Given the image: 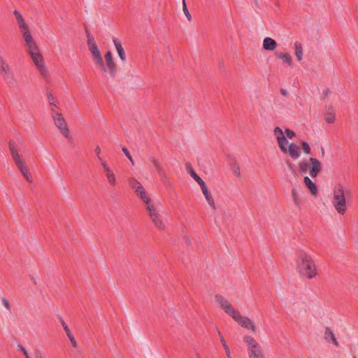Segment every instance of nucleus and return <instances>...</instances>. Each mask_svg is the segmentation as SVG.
Returning <instances> with one entry per match:
<instances>
[{"label":"nucleus","instance_id":"obj_44","mask_svg":"<svg viewBox=\"0 0 358 358\" xmlns=\"http://www.w3.org/2000/svg\"><path fill=\"white\" fill-rule=\"evenodd\" d=\"M199 358H200V357H199Z\"/></svg>","mask_w":358,"mask_h":358},{"label":"nucleus","instance_id":"obj_29","mask_svg":"<svg viewBox=\"0 0 358 358\" xmlns=\"http://www.w3.org/2000/svg\"><path fill=\"white\" fill-rule=\"evenodd\" d=\"M182 10L188 21L190 22L192 20V16L187 9L186 1H182Z\"/></svg>","mask_w":358,"mask_h":358},{"label":"nucleus","instance_id":"obj_15","mask_svg":"<svg viewBox=\"0 0 358 358\" xmlns=\"http://www.w3.org/2000/svg\"><path fill=\"white\" fill-rule=\"evenodd\" d=\"M277 45L276 41L270 37H266L263 40L262 47L265 50L273 51L276 49Z\"/></svg>","mask_w":358,"mask_h":358},{"label":"nucleus","instance_id":"obj_32","mask_svg":"<svg viewBox=\"0 0 358 358\" xmlns=\"http://www.w3.org/2000/svg\"><path fill=\"white\" fill-rule=\"evenodd\" d=\"M301 145H302V148H303V152L307 155L309 154L310 152V148L309 145L308 144V143L303 141V142H302Z\"/></svg>","mask_w":358,"mask_h":358},{"label":"nucleus","instance_id":"obj_34","mask_svg":"<svg viewBox=\"0 0 358 358\" xmlns=\"http://www.w3.org/2000/svg\"><path fill=\"white\" fill-rule=\"evenodd\" d=\"M48 101L50 105H52L54 106H57L56 99L52 94H48Z\"/></svg>","mask_w":358,"mask_h":358},{"label":"nucleus","instance_id":"obj_6","mask_svg":"<svg viewBox=\"0 0 358 358\" xmlns=\"http://www.w3.org/2000/svg\"><path fill=\"white\" fill-rule=\"evenodd\" d=\"M8 148L12 159L19 171L27 182H32L33 178L29 172V166L24 159L17 143L15 141L10 140L8 143Z\"/></svg>","mask_w":358,"mask_h":358},{"label":"nucleus","instance_id":"obj_5","mask_svg":"<svg viewBox=\"0 0 358 358\" xmlns=\"http://www.w3.org/2000/svg\"><path fill=\"white\" fill-rule=\"evenodd\" d=\"M350 196V192L346 187L338 182L334 185L332 190V206L338 214L343 215L348 209L347 199Z\"/></svg>","mask_w":358,"mask_h":358},{"label":"nucleus","instance_id":"obj_24","mask_svg":"<svg viewBox=\"0 0 358 358\" xmlns=\"http://www.w3.org/2000/svg\"><path fill=\"white\" fill-rule=\"evenodd\" d=\"M217 334L220 338V342L222 343V345L226 352V354L227 355V357L229 358H232V357L231 355L230 350L226 343V341L224 340V337L222 336L221 332L219 330H217Z\"/></svg>","mask_w":358,"mask_h":358},{"label":"nucleus","instance_id":"obj_43","mask_svg":"<svg viewBox=\"0 0 358 358\" xmlns=\"http://www.w3.org/2000/svg\"><path fill=\"white\" fill-rule=\"evenodd\" d=\"M322 154L324 155V150L323 148H322Z\"/></svg>","mask_w":358,"mask_h":358},{"label":"nucleus","instance_id":"obj_7","mask_svg":"<svg viewBox=\"0 0 358 358\" xmlns=\"http://www.w3.org/2000/svg\"><path fill=\"white\" fill-rule=\"evenodd\" d=\"M273 135L282 152L289 155L294 160L300 157L301 150L299 146L295 143H289V141L284 138L281 132V127H275L273 129Z\"/></svg>","mask_w":358,"mask_h":358},{"label":"nucleus","instance_id":"obj_14","mask_svg":"<svg viewBox=\"0 0 358 358\" xmlns=\"http://www.w3.org/2000/svg\"><path fill=\"white\" fill-rule=\"evenodd\" d=\"M201 190L209 206L213 210L216 209L214 198L211 192L208 190L207 185L203 187Z\"/></svg>","mask_w":358,"mask_h":358},{"label":"nucleus","instance_id":"obj_20","mask_svg":"<svg viewBox=\"0 0 358 358\" xmlns=\"http://www.w3.org/2000/svg\"><path fill=\"white\" fill-rule=\"evenodd\" d=\"M294 53H295L296 59L299 62H301L303 59V50L302 44L299 41H296L294 43Z\"/></svg>","mask_w":358,"mask_h":358},{"label":"nucleus","instance_id":"obj_4","mask_svg":"<svg viewBox=\"0 0 358 358\" xmlns=\"http://www.w3.org/2000/svg\"><path fill=\"white\" fill-rule=\"evenodd\" d=\"M296 271L303 277L312 279L317 275V266L312 255L301 251L296 259Z\"/></svg>","mask_w":358,"mask_h":358},{"label":"nucleus","instance_id":"obj_42","mask_svg":"<svg viewBox=\"0 0 358 358\" xmlns=\"http://www.w3.org/2000/svg\"><path fill=\"white\" fill-rule=\"evenodd\" d=\"M36 358H42L41 355H36Z\"/></svg>","mask_w":358,"mask_h":358},{"label":"nucleus","instance_id":"obj_12","mask_svg":"<svg viewBox=\"0 0 358 358\" xmlns=\"http://www.w3.org/2000/svg\"><path fill=\"white\" fill-rule=\"evenodd\" d=\"M105 61H106V68L107 71L106 73H108L110 76L114 74L115 71V64L113 62V55L110 51H108L104 55Z\"/></svg>","mask_w":358,"mask_h":358},{"label":"nucleus","instance_id":"obj_27","mask_svg":"<svg viewBox=\"0 0 358 358\" xmlns=\"http://www.w3.org/2000/svg\"><path fill=\"white\" fill-rule=\"evenodd\" d=\"M336 115L334 113H327L324 115V120L328 123H333L335 121Z\"/></svg>","mask_w":358,"mask_h":358},{"label":"nucleus","instance_id":"obj_39","mask_svg":"<svg viewBox=\"0 0 358 358\" xmlns=\"http://www.w3.org/2000/svg\"><path fill=\"white\" fill-rule=\"evenodd\" d=\"M2 304H3V306L7 310H10V303L9 301L7 299H2Z\"/></svg>","mask_w":358,"mask_h":358},{"label":"nucleus","instance_id":"obj_21","mask_svg":"<svg viewBox=\"0 0 358 358\" xmlns=\"http://www.w3.org/2000/svg\"><path fill=\"white\" fill-rule=\"evenodd\" d=\"M149 159L152 163V166L155 167V170L159 174H162L164 172V168L160 162L159 161V159L154 156H150L149 157Z\"/></svg>","mask_w":358,"mask_h":358},{"label":"nucleus","instance_id":"obj_28","mask_svg":"<svg viewBox=\"0 0 358 358\" xmlns=\"http://www.w3.org/2000/svg\"><path fill=\"white\" fill-rule=\"evenodd\" d=\"M309 164L310 162L308 163V161H302L299 164V169L301 172H306L307 171H308V168H309Z\"/></svg>","mask_w":358,"mask_h":358},{"label":"nucleus","instance_id":"obj_8","mask_svg":"<svg viewBox=\"0 0 358 358\" xmlns=\"http://www.w3.org/2000/svg\"><path fill=\"white\" fill-rule=\"evenodd\" d=\"M87 45L94 64L100 69L101 72H106L107 69L103 63L99 48L94 37L88 31H87Z\"/></svg>","mask_w":358,"mask_h":358},{"label":"nucleus","instance_id":"obj_33","mask_svg":"<svg viewBox=\"0 0 358 358\" xmlns=\"http://www.w3.org/2000/svg\"><path fill=\"white\" fill-rule=\"evenodd\" d=\"M122 152L124 153V155L127 156V157L129 159V161L131 162L132 164H134V162L133 160V158L131 156V155L129 154V150H127V148L125 147H123L122 148Z\"/></svg>","mask_w":358,"mask_h":358},{"label":"nucleus","instance_id":"obj_3","mask_svg":"<svg viewBox=\"0 0 358 358\" xmlns=\"http://www.w3.org/2000/svg\"><path fill=\"white\" fill-rule=\"evenodd\" d=\"M136 195L145 203V209L153 224L159 229H165V222L162 217L160 210L155 206L151 198L142 186L138 191L134 192Z\"/></svg>","mask_w":358,"mask_h":358},{"label":"nucleus","instance_id":"obj_11","mask_svg":"<svg viewBox=\"0 0 358 358\" xmlns=\"http://www.w3.org/2000/svg\"><path fill=\"white\" fill-rule=\"evenodd\" d=\"M308 173L312 178H315L322 171V163L316 158L310 157L309 159Z\"/></svg>","mask_w":358,"mask_h":358},{"label":"nucleus","instance_id":"obj_17","mask_svg":"<svg viewBox=\"0 0 358 358\" xmlns=\"http://www.w3.org/2000/svg\"><path fill=\"white\" fill-rule=\"evenodd\" d=\"M303 182L306 187L309 189L310 192L313 195H316L317 193V187L316 184L308 176L304 177Z\"/></svg>","mask_w":358,"mask_h":358},{"label":"nucleus","instance_id":"obj_10","mask_svg":"<svg viewBox=\"0 0 358 358\" xmlns=\"http://www.w3.org/2000/svg\"><path fill=\"white\" fill-rule=\"evenodd\" d=\"M52 117L55 127L59 130L62 135L66 138H70V131L67 122L64 117L63 115L55 110L54 108L51 109Z\"/></svg>","mask_w":358,"mask_h":358},{"label":"nucleus","instance_id":"obj_41","mask_svg":"<svg viewBox=\"0 0 358 358\" xmlns=\"http://www.w3.org/2000/svg\"><path fill=\"white\" fill-rule=\"evenodd\" d=\"M95 151H96V154H97V155H99V154H100V152H101V148H100L99 146H97V147L96 148Z\"/></svg>","mask_w":358,"mask_h":358},{"label":"nucleus","instance_id":"obj_16","mask_svg":"<svg viewBox=\"0 0 358 358\" xmlns=\"http://www.w3.org/2000/svg\"><path fill=\"white\" fill-rule=\"evenodd\" d=\"M113 42L116 48L118 56L120 57L122 61H125L126 59V54L124 52V48H122L121 42L116 38L113 39Z\"/></svg>","mask_w":358,"mask_h":358},{"label":"nucleus","instance_id":"obj_36","mask_svg":"<svg viewBox=\"0 0 358 358\" xmlns=\"http://www.w3.org/2000/svg\"><path fill=\"white\" fill-rule=\"evenodd\" d=\"M187 171L188 173L191 176V177L193 178L194 176H196V173L193 169L192 166L191 165H188L187 167Z\"/></svg>","mask_w":358,"mask_h":358},{"label":"nucleus","instance_id":"obj_2","mask_svg":"<svg viewBox=\"0 0 358 358\" xmlns=\"http://www.w3.org/2000/svg\"><path fill=\"white\" fill-rule=\"evenodd\" d=\"M215 299L225 313L231 317L238 325L254 334L257 332V327L255 322L250 317L242 315L238 310L232 306L228 299L220 294H216Z\"/></svg>","mask_w":358,"mask_h":358},{"label":"nucleus","instance_id":"obj_9","mask_svg":"<svg viewBox=\"0 0 358 358\" xmlns=\"http://www.w3.org/2000/svg\"><path fill=\"white\" fill-rule=\"evenodd\" d=\"M243 340L247 346L249 358H265L262 345L255 338L250 335H246L243 337Z\"/></svg>","mask_w":358,"mask_h":358},{"label":"nucleus","instance_id":"obj_18","mask_svg":"<svg viewBox=\"0 0 358 358\" xmlns=\"http://www.w3.org/2000/svg\"><path fill=\"white\" fill-rule=\"evenodd\" d=\"M11 73V69L5 59L0 56V75L7 76Z\"/></svg>","mask_w":358,"mask_h":358},{"label":"nucleus","instance_id":"obj_19","mask_svg":"<svg viewBox=\"0 0 358 358\" xmlns=\"http://www.w3.org/2000/svg\"><path fill=\"white\" fill-rule=\"evenodd\" d=\"M275 56L282 60V62L287 65H291L292 63V58L288 52H276Z\"/></svg>","mask_w":358,"mask_h":358},{"label":"nucleus","instance_id":"obj_37","mask_svg":"<svg viewBox=\"0 0 358 358\" xmlns=\"http://www.w3.org/2000/svg\"><path fill=\"white\" fill-rule=\"evenodd\" d=\"M101 164L102 166V168H103V170L104 173L111 170L110 169V167L108 166V164L106 163V161H101Z\"/></svg>","mask_w":358,"mask_h":358},{"label":"nucleus","instance_id":"obj_35","mask_svg":"<svg viewBox=\"0 0 358 358\" xmlns=\"http://www.w3.org/2000/svg\"><path fill=\"white\" fill-rule=\"evenodd\" d=\"M17 348L19 350H20L23 355H24L25 358H31L29 355L28 354L26 349L21 345H17Z\"/></svg>","mask_w":358,"mask_h":358},{"label":"nucleus","instance_id":"obj_22","mask_svg":"<svg viewBox=\"0 0 358 358\" xmlns=\"http://www.w3.org/2000/svg\"><path fill=\"white\" fill-rule=\"evenodd\" d=\"M291 196H292V199L294 206L296 207H300L302 201L300 198V195L296 188L292 189Z\"/></svg>","mask_w":358,"mask_h":358},{"label":"nucleus","instance_id":"obj_23","mask_svg":"<svg viewBox=\"0 0 358 358\" xmlns=\"http://www.w3.org/2000/svg\"><path fill=\"white\" fill-rule=\"evenodd\" d=\"M104 173H105V176H106L109 185L111 187H115L117 185V180H116V177H115L114 173L113 172V171L110 170Z\"/></svg>","mask_w":358,"mask_h":358},{"label":"nucleus","instance_id":"obj_40","mask_svg":"<svg viewBox=\"0 0 358 358\" xmlns=\"http://www.w3.org/2000/svg\"><path fill=\"white\" fill-rule=\"evenodd\" d=\"M234 174L238 176V177H240L241 176V171H240V168L238 165H236L234 166Z\"/></svg>","mask_w":358,"mask_h":358},{"label":"nucleus","instance_id":"obj_38","mask_svg":"<svg viewBox=\"0 0 358 358\" xmlns=\"http://www.w3.org/2000/svg\"><path fill=\"white\" fill-rule=\"evenodd\" d=\"M67 337L69 338V341H71V343L73 345V347H74V348L77 347V345H78L77 341H76V339H75L74 336H73V334L69 335Z\"/></svg>","mask_w":358,"mask_h":358},{"label":"nucleus","instance_id":"obj_26","mask_svg":"<svg viewBox=\"0 0 358 358\" xmlns=\"http://www.w3.org/2000/svg\"><path fill=\"white\" fill-rule=\"evenodd\" d=\"M129 183L134 192L138 191V189L143 186L139 181L134 178L129 179Z\"/></svg>","mask_w":358,"mask_h":358},{"label":"nucleus","instance_id":"obj_25","mask_svg":"<svg viewBox=\"0 0 358 358\" xmlns=\"http://www.w3.org/2000/svg\"><path fill=\"white\" fill-rule=\"evenodd\" d=\"M281 132L284 136V138H286V140L288 141V139H292L295 137L296 134L293 130H291L288 128H285V130H282L281 128Z\"/></svg>","mask_w":358,"mask_h":358},{"label":"nucleus","instance_id":"obj_1","mask_svg":"<svg viewBox=\"0 0 358 358\" xmlns=\"http://www.w3.org/2000/svg\"><path fill=\"white\" fill-rule=\"evenodd\" d=\"M13 14L16 18L27 52L30 55L41 75L43 78H47L48 76V69L45 65L43 57L40 53L38 46L32 37L28 24L25 22L22 16L17 10H15Z\"/></svg>","mask_w":358,"mask_h":358},{"label":"nucleus","instance_id":"obj_30","mask_svg":"<svg viewBox=\"0 0 358 358\" xmlns=\"http://www.w3.org/2000/svg\"><path fill=\"white\" fill-rule=\"evenodd\" d=\"M193 179L199 184L201 189L206 185V182L197 174L193 178Z\"/></svg>","mask_w":358,"mask_h":358},{"label":"nucleus","instance_id":"obj_13","mask_svg":"<svg viewBox=\"0 0 358 358\" xmlns=\"http://www.w3.org/2000/svg\"><path fill=\"white\" fill-rule=\"evenodd\" d=\"M323 337L326 342L331 343L336 347L339 345V343L335 336V334L331 328L326 327L324 329Z\"/></svg>","mask_w":358,"mask_h":358},{"label":"nucleus","instance_id":"obj_31","mask_svg":"<svg viewBox=\"0 0 358 358\" xmlns=\"http://www.w3.org/2000/svg\"><path fill=\"white\" fill-rule=\"evenodd\" d=\"M60 322L64 330L66 332V336H69V335H71L72 334L69 327H67V325L66 324L65 322L62 319H60Z\"/></svg>","mask_w":358,"mask_h":358}]
</instances>
